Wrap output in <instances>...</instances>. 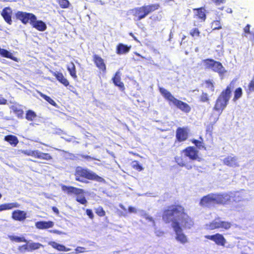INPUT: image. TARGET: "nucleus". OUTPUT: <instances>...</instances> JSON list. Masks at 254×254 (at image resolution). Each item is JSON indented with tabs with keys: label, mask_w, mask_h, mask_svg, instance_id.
<instances>
[{
	"label": "nucleus",
	"mask_w": 254,
	"mask_h": 254,
	"mask_svg": "<svg viewBox=\"0 0 254 254\" xmlns=\"http://www.w3.org/2000/svg\"><path fill=\"white\" fill-rule=\"evenodd\" d=\"M162 218L165 223H171L177 241L183 245L188 242L187 236L182 232V226L185 229H190L194 225V222L183 206L178 204L168 206L163 210Z\"/></svg>",
	"instance_id": "f257e3e1"
},
{
	"label": "nucleus",
	"mask_w": 254,
	"mask_h": 254,
	"mask_svg": "<svg viewBox=\"0 0 254 254\" xmlns=\"http://www.w3.org/2000/svg\"><path fill=\"white\" fill-rule=\"evenodd\" d=\"M231 201V196L228 193H211L203 196L199 204L203 207H209L215 204L225 205Z\"/></svg>",
	"instance_id": "f03ea898"
},
{
	"label": "nucleus",
	"mask_w": 254,
	"mask_h": 254,
	"mask_svg": "<svg viewBox=\"0 0 254 254\" xmlns=\"http://www.w3.org/2000/svg\"><path fill=\"white\" fill-rule=\"evenodd\" d=\"M235 82L234 80L231 81L226 88L222 91L215 102L213 110L219 114L222 113L229 103L232 90L235 86Z\"/></svg>",
	"instance_id": "7ed1b4c3"
},
{
	"label": "nucleus",
	"mask_w": 254,
	"mask_h": 254,
	"mask_svg": "<svg viewBox=\"0 0 254 254\" xmlns=\"http://www.w3.org/2000/svg\"><path fill=\"white\" fill-rule=\"evenodd\" d=\"M159 90L163 97L168 102L170 105H173L185 113L191 111L190 106L186 102L175 98L170 91L163 87H159Z\"/></svg>",
	"instance_id": "20e7f679"
},
{
	"label": "nucleus",
	"mask_w": 254,
	"mask_h": 254,
	"mask_svg": "<svg viewBox=\"0 0 254 254\" xmlns=\"http://www.w3.org/2000/svg\"><path fill=\"white\" fill-rule=\"evenodd\" d=\"M74 176L75 181L83 183H88L87 180L101 182L103 180L102 177L99 176L94 172L87 168L80 166H77L75 168Z\"/></svg>",
	"instance_id": "39448f33"
},
{
	"label": "nucleus",
	"mask_w": 254,
	"mask_h": 254,
	"mask_svg": "<svg viewBox=\"0 0 254 254\" xmlns=\"http://www.w3.org/2000/svg\"><path fill=\"white\" fill-rule=\"evenodd\" d=\"M160 7L159 3L144 4L139 7H136L130 10V13L133 16L135 21H140L146 17L149 14L158 10Z\"/></svg>",
	"instance_id": "423d86ee"
},
{
	"label": "nucleus",
	"mask_w": 254,
	"mask_h": 254,
	"mask_svg": "<svg viewBox=\"0 0 254 254\" xmlns=\"http://www.w3.org/2000/svg\"><path fill=\"white\" fill-rule=\"evenodd\" d=\"M61 188L63 191L66 192L68 194H74L76 195L75 200L77 202L84 205L87 203V201L83 195L85 192L83 189L64 185L61 186Z\"/></svg>",
	"instance_id": "0eeeda50"
},
{
	"label": "nucleus",
	"mask_w": 254,
	"mask_h": 254,
	"mask_svg": "<svg viewBox=\"0 0 254 254\" xmlns=\"http://www.w3.org/2000/svg\"><path fill=\"white\" fill-rule=\"evenodd\" d=\"M205 69H211L213 71L219 74H223L225 72L222 64L218 61L212 59H206L202 60Z\"/></svg>",
	"instance_id": "6e6552de"
},
{
	"label": "nucleus",
	"mask_w": 254,
	"mask_h": 254,
	"mask_svg": "<svg viewBox=\"0 0 254 254\" xmlns=\"http://www.w3.org/2000/svg\"><path fill=\"white\" fill-rule=\"evenodd\" d=\"M20 151L22 154L25 155L32 156L35 158L46 161L53 160V157L50 153H44L38 150H22Z\"/></svg>",
	"instance_id": "1a4fd4ad"
},
{
	"label": "nucleus",
	"mask_w": 254,
	"mask_h": 254,
	"mask_svg": "<svg viewBox=\"0 0 254 254\" xmlns=\"http://www.w3.org/2000/svg\"><path fill=\"white\" fill-rule=\"evenodd\" d=\"M190 136V129L187 127H178L176 130L174 144L186 141Z\"/></svg>",
	"instance_id": "9d476101"
},
{
	"label": "nucleus",
	"mask_w": 254,
	"mask_h": 254,
	"mask_svg": "<svg viewBox=\"0 0 254 254\" xmlns=\"http://www.w3.org/2000/svg\"><path fill=\"white\" fill-rule=\"evenodd\" d=\"M15 17L24 24L30 23V21H33V20L35 19V15L34 14L21 11L16 12Z\"/></svg>",
	"instance_id": "9b49d317"
},
{
	"label": "nucleus",
	"mask_w": 254,
	"mask_h": 254,
	"mask_svg": "<svg viewBox=\"0 0 254 254\" xmlns=\"http://www.w3.org/2000/svg\"><path fill=\"white\" fill-rule=\"evenodd\" d=\"M181 153L184 154L190 161L199 159L198 151L193 146L187 147L181 151Z\"/></svg>",
	"instance_id": "f8f14e48"
},
{
	"label": "nucleus",
	"mask_w": 254,
	"mask_h": 254,
	"mask_svg": "<svg viewBox=\"0 0 254 254\" xmlns=\"http://www.w3.org/2000/svg\"><path fill=\"white\" fill-rule=\"evenodd\" d=\"M180 156H176L175 157V162L180 167H184L188 170H190L192 168V165L190 160H189L188 157L185 155H183L181 153Z\"/></svg>",
	"instance_id": "ddd939ff"
},
{
	"label": "nucleus",
	"mask_w": 254,
	"mask_h": 254,
	"mask_svg": "<svg viewBox=\"0 0 254 254\" xmlns=\"http://www.w3.org/2000/svg\"><path fill=\"white\" fill-rule=\"evenodd\" d=\"M205 238L208 240L213 241L217 245L224 247L226 243V240L220 233H216L212 235H206Z\"/></svg>",
	"instance_id": "4468645a"
},
{
	"label": "nucleus",
	"mask_w": 254,
	"mask_h": 254,
	"mask_svg": "<svg viewBox=\"0 0 254 254\" xmlns=\"http://www.w3.org/2000/svg\"><path fill=\"white\" fill-rule=\"evenodd\" d=\"M93 61L96 66L101 71L105 72L106 65L104 60L99 55L95 54L93 56Z\"/></svg>",
	"instance_id": "2eb2a0df"
},
{
	"label": "nucleus",
	"mask_w": 254,
	"mask_h": 254,
	"mask_svg": "<svg viewBox=\"0 0 254 254\" xmlns=\"http://www.w3.org/2000/svg\"><path fill=\"white\" fill-rule=\"evenodd\" d=\"M27 217V213L25 211L16 209L12 212L11 218L15 221L22 222Z\"/></svg>",
	"instance_id": "dca6fc26"
},
{
	"label": "nucleus",
	"mask_w": 254,
	"mask_h": 254,
	"mask_svg": "<svg viewBox=\"0 0 254 254\" xmlns=\"http://www.w3.org/2000/svg\"><path fill=\"white\" fill-rule=\"evenodd\" d=\"M1 15L3 17L4 21L9 25H11L12 23V10L10 7H5L2 9L1 11Z\"/></svg>",
	"instance_id": "f3484780"
},
{
	"label": "nucleus",
	"mask_w": 254,
	"mask_h": 254,
	"mask_svg": "<svg viewBox=\"0 0 254 254\" xmlns=\"http://www.w3.org/2000/svg\"><path fill=\"white\" fill-rule=\"evenodd\" d=\"M223 163L225 165L230 167H238L239 164L238 158L235 156H228L223 160Z\"/></svg>",
	"instance_id": "a211bd4d"
},
{
	"label": "nucleus",
	"mask_w": 254,
	"mask_h": 254,
	"mask_svg": "<svg viewBox=\"0 0 254 254\" xmlns=\"http://www.w3.org/2000/svg\"><path fill=\"white\" fill-rule=\"evenodd\" d=\"M131 46H128L123 43H119L116 48V53L119 55H124L128 53L130 50Z\"/></svg>",
	"instance_id": "6ab92c4d"
},
{
	"label": "nucleus",
	"mask_w": 254,
	"mask_h": 254,
	"mask_svg": "<svg viewBox=\"0 0 254 254\" xmlns=\"http://www.w3.org/2000/svg\"><path fill=\"white\" fill-rule=\"evenodd\" d=\"M9 108L18 119L23 118L24 112L21 108V105L18 103H14Z\"/></svg>",
	"instance_id": "aec40b11"
},
{
	"label": "nucleus",
	"mask_w": 254,
	"mask_h": 254,
	"mask_svg": "<svg viewBox=\"0 0 254 254\" xmlns=\"http://www.w3.org/2000/svg\"><path fill=\"white\" fill-rule=\"evenodd\" d=\"M33 21H30V24L33 28L39 31H44L47 29L46 24L42 20H37L36 16Z\"/></svg>",
	"instance_id": "412c9836"
},
{
	"label": "nucleus",
	"mask_w": 254,
	"mask_h": 254,
	"mask_svg": "<svg viewBox=\"0 0 254 254\" xmlns=\"http://www.w3.org/2000/svg\"><path fill=\"white\" fill-rule=\"evenodd\" d=\"M114 85L119 87L120 90L124 91L125 87L124 83L121 81V78L119 72H116L112 79Z\"/></svg>",
	"instance_id": "4be33fe9"
},
{
	"label": "nucleus",
	"mask_w": 254,
	"mask_h": 254,
	"mask_svg": "<svg viewBox=\"0 0 254 254\" xmlns=\"http://www.w3.org/2000/svg\"><path fill=\"white\" fill-rule=\"evenodd\" d=\"M54 225L53 221H40L35 223L36 227L40 230L46 229L50 228H52Z\"/></svg>",
	"instance_id": "5701e85b"
},
{
	"label": "nucleus",
	"mask_w": 254,
	"mask_h": 254,
	"mask_svg": "<svg viewBox=\"0 0 254 254\" xmlns=\"http://www.w3.org/2000/svg\"><path fill=\"white\" fill-rule=\"evenodd\" d=\"M53 75L56 77L57 80L62 84L65 87L69 85V82L68 80L64 76L62 72H53Z\"/></svg>",
	"instance_id": "b1692460"
},
{
	"label": "nucleus",
	"mask_w": 254,
	"mask_h": 254,
	"mask_svg": "<svg viewBox=\"0 0 254 254\" xmlns=\"http://www.w3.org/2000/svg\"><path fill=\"white\" fill-rule=\"evenodd\" d=\"M194 16L196 18L199 19L201 21H204L206 19L205 10L204 7L194 8Z\"/></svg>",
	"instance_id": "393cba45"
},
{
	"label": "nucleus",
	"mask_w": 254,
	"mask_h": 254,
	"mask_svg": "<svg viewBox=\"0 0 254 254\" xmlns=\"http://www.w3.org/2000/svg\"><path fill=\"white\" fill-rule=\"evenodd\" d=\"M20 206V204L16 202L1 204H0V212L14 208H19Z\"/></svg>",
	"instance_id": "a878e982"
},
{
	"label": "nucleus",
	"mask_w": 254,
	"mask_h": 254,
	"mask_svg": "<svg viewBox=\"0 0 254 254\" xmlns=\"http://www.w3.org/2000/svg\"><path fill=\"white\" fill-rule=\"evenodd\" d=\"M0 55L4 58H6L13 60L14 62H18L19 59L17 58L14 57L12 53H10L7 50L1 49L0 48Z\"/></svg>",
	"instance_id": "bb28decb"
},
{
	"label": "nucleus",
	"mask_w": 254,
	"mask_h": 254,
	"mask_svg": "<svg viewBox=\"0 0 254 254\" xmlns=\"http://www.w3.org/2000/svg\"><path fill=\"white\" fill-rule=\"evenodd\" d=\"M66 68L70 75L74 79H76L77 76L76 74V67L74 63L72 62H71L66 65Z\"/></svg>",
	"instance_id": "cd10ccee"
},
{
	"label": "nucleus",
	"mask_w": 254,
	"mask_h": 254,
	"mask_svg": "<svg viewBox=\"0 0 254 254\" xmlns=\"http://www.w3.org/2000/svg\"><path fill=\"white\" fill-rule=\"evenodd\" d=\"M4 140L8 142L11 145L15 147L18 143L17 137L13 135H7L4 136Z\"/></svg>",
	"instance_id": "c85d7f7f"
},
{
	"label": "nucleus",
	"mask_w": 254,
	"mask_h": 254,
	"mask_svg": "<svg viewBox=\"0 0 254 254\" xmlns=\"http://www.w3.org/2000/svg\"><path fill=\"white\" fill-rule=\"evenodd\" d=\"M220 218L218 217L207 225L209 230H212L220 229Z\"/></svg>",
	"instance_id": "c756f323"
},
{
	"label": "nucleus",
	"mask_w": 254,
	"mask_h": 254,
	"mask_svg": "<svg viewBox=\"0 0 254 254\" xmlns=\"http://www.w3.org/2000/svg\"><path fill=\"white\" fill-rule=\"evenodd\" d=\"M50 244L53 248L59 251L67 252L70 250L69 249L66 248L64 246L58 244L55 242H51Z\"/></svg>",
	"instance_id": "7c9ffc66"
},
{
	"label": "nucleus",
	"mask_w": 254,
	"mask_h": 254,
	"mask_svg": "<svg viewBox=\"0 0 254 254\" xmlns=\"http://www.w3.org/2000/svg\"><path fill=\"white\" fill-rule=\"evenodd\" d=\"M36 113L31 110H28L26 112L25 118L28 121H33L37 118Z\"/></svg>",
	"instance_id": "2f4dec72"
},
{
	"label": "nucleus",
	"mask_w": 254,
	"mask_h": 254,
	"mask_svg": "<svg viewBox=\"0 0 254 254\" xmlns=\"http://www.w3.org/2000/svg\"><path fill=\"white\" fill-rule=\"evenodd\" d=\"M199 138L200 140L193 139L191 140V142L193 143L198 149L206 150V148L203 143V138L201 136L199 137Z\"/></svg>",
	"instance_id": "473e14b6"
},
{
	"label": "nucleus",
	"mask_w": 254,
	"mask_h": 254,
	"mask_svg": "<svg viewBox=\"0 0 254 254\" xmlns=\"http://www.w3.org/2000/svg\"><path fill=\"white\" fill-rule=\"evenodd\" d=\"M39 95L43 99H44L47 102H48L49 104L52 105V106L54 107H57V104L55 102L54 100H53L52 98H51L49 96H47V95H45L43 94V93L41 92H38Z\"/></svg>",
	"instance_id": "72a5a7b5"
},
{
	"label": "nucleus",
	"mask_w": 254,
	"mask_h": 254,
	"mask_svg": "<svg viewBox=\"0 0 254 254\" xmlns=\"http://www.w3.org/2000/svg\"><path fill=\"white\" fill-rule=\"evenodd\" d=\"M243 95V91L241 87L237 88L234 92L233 101L235 102L240 98Z\"/></svg>",
	"instance_id": "f704fd0d"
},
{
	"label": "nucleus",
	"mask_w": 254,
	"mask_h": 254,
	"mask_svg": "<svg viewBox=\"0 0 254 254\" xmlns=\"http://www.w3.org/2000/svg\"><path fill=\"white\" fill-rule=\"evenodd\" d=\"M245 91L248 95L254 92V77L249 83L247 88H245Z\"/></svg>",
	"instance_id": "c9c22d12"
},
{
	"label": "nucleus",
	"mask_w": 254,
	"mask_h": 254,
	"mask_svg": "<svg viewBox=\"0 0 254 254\" xmlns=\"http://www.w3.org/2000/svg\"><path fill=\"white\" fill-rule=\"evenodd\" d=\"M9 239L13 242H15L17 243H21V242H27V240L25 239V238L24 237H18L16 236H8Z\"/></svg>",
	"instance_id": "e433bc0d"
},
{
	"label": "nucleus",
	"mask_w": 254,
	"mask_h": 254,
	"mask_svg": "<svg viewBox=\"0 0 254 254\" xmlns=\"http://www.w3.org/2000/svg\"><path fill=\"white\" fill-rule=\"evenodd\" d=\"M199 101L201 103H209L210 99L208 94L206 92H202L199 97Z\"/></svg>",
	"instance_id": "4c0bfd02"
},
{
	"label": "nucleus",
	"mask_w": 254,
	"mask_h": 254,
	"mask_svg": "<svg viewBox=\"0 0 254 254\" xmlns=\"http://www.w3.org/2000/svg\"><path fill=\"white\" fill-rule=\"evenodd\" d=\"M232 224L231 222L228 221H222L220 220V229L227 230L229 229L232 227Z\"/></svg>",
	"instance_id": "58836bf2"
},
{
	"label": "nucleus",
	"mask_w": 254,
	"mask_h": 254,
	"mask_svg": "<svg viewBox=\"0 0 254 254\" xmlns=\"http://www.w3.org/2000/svg\"><path fill=\"white\" fill-rule=\"evenodd\" d=\"M131 167L133 169L138 172L142 171L144 169L141 164L137 160H134L132 162Z\"/></svg>",
	"instance_id": "ea45409f"
},
{
	"label": "nucleus",
	"mask_w": 254,
	"mask_h": 254,
	"mask_svg": "<svg viewBox=\"0 0 254 254\" xmlns=\"http://www.w3.org/2000/svg\"><path fill=\"white\" fill-rule=\"evenodd\" d=\"M211 28L213 30H219L222 28L220 20H214L211 23Z\"/></svg>",
	"instance_id": "a19ab883"
},
{
	"label": "nucleus",
	"mask_w": 254,
	"mask_h": 254,
	"mask_svg": "<svg viewBox=\"0 0 254 254\" xmlns=\"http://www.w3.org/2000/svg\"><path fill=\"white\" fill-rule=\"evenodd\" d=\"M43 247V245L39 243H32L29 244V252H32L34 250L39 249L40 248Z\"/></svg>",
	"instance_id": "79ce46f5"
},
{
	"label": "nucleus",
	"mask_w": 254,
	"mask_h": 254,
	"mask_svg": "<svg viewBox=\"0 0 254 254\" xmlns=\"http://www.w3.org/2000/svg\"><path fill=\"white\" fill-rule=\"evenodd\" d=\"M95 213L99 217H104L106 215L105 211L101 206H99L98 207L95 208Z\"/></svg>",
	"instance_id": "37998d69"
},
{
	"label": "nucleus",
	"mask_w": 254,
	"mask_h": 254,
	"mask_svg": "<svg viewBox=\"0 0 254 254\" xmlns=\"http://www.w3.org/2000/svg\"><path fill=\"white\" fill-rule=\"evenodd\" d=\"M57 2L62 8H68L70 4L68 0H57Z\"/></svg>",
	"instance_id": "c03bdc74"
},
{
	"label": "nucleus",
	"mask_w": 254,
	"mask_h": 254,
	"mask_svg": "<svg viewBox=\"0 0 254 254\" xmlns=\"http://www.w3.org/2000/svg\"><path fill=\"white\" fill-rule=\"evenodd\" d=\"M200 34V32L198 28H193L190 32V35L193 38L199 37Z\"/></svg>",
	"instance_id": "a18cd8bd"
},
{
	"label": "nucleus",
	"mask_w": 254,
	"mask_h": 254,
	"mask_svg": "<svg viewBox=\"0 0 254 254\" xmlns=\"http://www.w3.org/2000/svg\"><path fill=\"white\" fill-rule=\"evenodd\" d=\"M26 244L21 245L18 247V250L21 252H29V248L28 247L29 244L26 242Z\"/></svg>",
	"instance_id": "49530a36"
},
{
	"label": "nucleus",
	"mask_w": 254,
	"mask_h": 254,
	"mask_svg": "<svg viewBox=\"0 0 254 254\" xmlns=\"http://www.w3.org/2000/svg\"><path fill=\"white\" fill-rule=\"evenodd\" d=\"M205 83L206 85V87L209 88L212 91H214V86L213 82L208 79L205 81Z\"/></svg>",
	"instance_id": "de8ad7c7"
},
{
	"label": "nucleus",
	"mask_w": 254,
	"mask_h": 254,
	"mask_svg": "<svg viewBox=\"0 0 254 254\" xmlns=\"http://www.w3.org/2000/svg\"><path fill=\"white\" fill-rule=\"evenodd\" d=\"M250 27L251 25L249 24H247L244 28L243 30L244 32V35L246 36L247 35L250 34Z\"/></svg>",
	"instance_id": "09e8293b"
},
{
	"label": "nucleus",
	"mask_w": 254,
	"mask_h": 254,
	"mask_svg": "<svg viewBox=\"0 0 254 254\" xmlns=\"http://www.w3.org/2000/svg\"><path fill=\"white\" fill-rule=\"evenodd\" d=\"M213 129V124H211L208 125L206 127V132L208 133L209 134L211 135L212 134Z\"/></svg>",
	"instance_id": "8fccbe9b"
},
{
	"label": "nucleus",
	"mask_w": 254,
	"mask_h": 254,
	"mask_svg": "<svg viewBox=\"0 0 254 254\" xmlns=\"http://www.w3.org/2000/svg\"><path fill=\"white\" fill-rule=\"evenodd\" d=\"M86 214L90 219H93L94 218V216L91 209H87L86 210Z\"/></svg>",
	"instance_id": "3c124183"
},
{
	"label": "nucleus",
	"mask_w": 254,
	"mask_h": 254,
	"mask_svg": "<svg viewBox=\"0 0 254 254\" xmlns=\"http://www.w3.org/2000/svg\"><path fill=\"white\" fill-rule=\"evenodd\" d=\"M128 211L129 213H136V209L131 206H130L128 207Z\"/></svg>",
	"instance_id": "603ef678"
},
{
	"label": "nucleus",
	"mask_w": 254,
	"mask_h": 254,
	"mask_svg": "<svg viewBox=\"0 0 254 254\" xmlns=\"http://www.w3.org/2000/svg\"><path fill=\"white\" fill-rule=\"evenodd\" d=\"M213 2H214L216 5L220 4L221 3H223L225 2V0H211Z\"/></svg>",
	"instance_id": "864d4df0"
},
{
	"label": "nucleus",
	"mask_w": 254,
	"mask_h": 254,
	"mask_svg": "<svg viewBox=\"0 0 254 254\" xmlns=\"http://www.w3.org/2000/svg\"><path fill=\"white\" fill-rule=\"evenodd\" d=\"M7 101L3 97L0 98V105H5L7 104Z\"/></svg>",
	"instance_id": "5fc2aeb1"
},
{
	"label": "nucleus",
	"mask_w": 254,
	"mask_h": 254,
	"mask_svg": "<svg viewBox=\"0 0 254 254\" xmlns=\"http://www.w3.org/2000/svg\"><path fill=\"white\" fill-rule=\"evenodd\" d=\"M186 38V36L183 35V36L182 38L181 41L180 42L181 45H185V43L186 42L185 41Z\"/></svg>",
	"instance_id": "6e6d98bb"
},
{
	"label": "nucleus",
	"mask_w": 254,
	"mask_h": 254,
	"mask_svg": "<svg viewBox=\"0 0 254 254\" xmlns=\"http://www.w3.org/2000/svg\"><path fill=\"white\" fill-rule=\"evenodd\" d=\"M53 211L56 214H58L59 213V209L55 206H53L52 208Z\"/></svg>",
	"instance_id": "4d7b16f0"
},
{
	"label": "nucleus",
	"mask_w": 254,
	"mask_h": 254,
	"mask_svg": "<svg viewBox=\"0 0 254 254\" xmlns=\"http://www.w3.org/2000/svg\"><path fill=\"white\" fill-rule=\"evenodd\" d=\"M238 197H239V196H237V197H236V199L234 200L235 201L237 202V201H242L244 200V198H241L239 199Z\"/></svg>",
	"instance_id": "13d9d810"
},
{
	"label": "nucleus",
	"mask_w": 254,
	"mask_h": 254,
	"mask_svg": "<svg viewBox=\"0 0 254 254\" xmlns=\"http://www.w3.org/2000/svg\"><path fill=\"white\" fill-rule=\"evenodd\" d=\"M82 157L84 158V159H86L87 160H90V159H91V157L90 156L87 155H82Z\"/></svg>",
	"instance_id": "bf43d9fd"
},
{
	"label": "nucleus",
	"mask_w": 254,
	"mask_h": 254,
	"mask_svg": "<svg viewBox=\"0 0 254 254\" xmlns=\"http://www.w3.org/2000/svg\"><path fill=\"white\" fill-rule=\"evenodd\" d=\"M136 56L140 57L141 58H142V59H145V57L142 56V55H141L139 53H136L135 54Z\"/></svg>",
	"instance_id": "052dcab7"
},
{
	"label": "nucleus",
	"mask_w": 254,
	"mask_h": 254,
	"mask_svg": "<svg viewBox=\"0 0 254 254\" xmlns=\"http://www.w3.org/2000/svg\"><path fill=\"white\" fill-rule=\"evenodd\" d=\"M146 218L150 221H153V218L151 217L147 216V217H146Z\"/></svg>",
	"instance_id": "680f3d73"
},
{
	"label": "nucleus",
	"mask_w": 254,
	"mask_h": 254,
	"mask_svg": "<svg viewBox=\"0 0 254 254\" xmlns=\"http://www.w3.org/2000/svg\"><path fill=\"white\" fill-rule=\"evenodd\" d=\"M1 197H2V194L0 193V199H1Z\"/></svg>",
	"instance_id": "e2e57ef3"
}]
</instances>
